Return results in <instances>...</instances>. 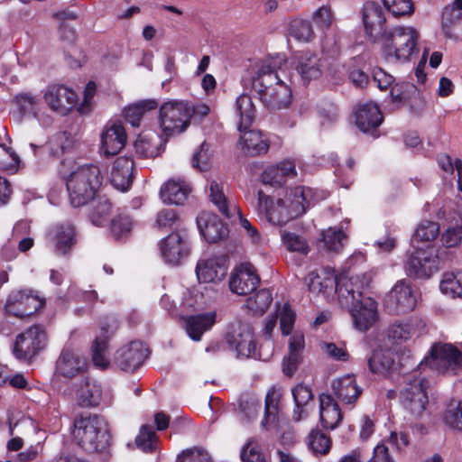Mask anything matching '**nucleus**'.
Returning <instances> with one entry per match:
<instances>
[{
    "label": "nucleus",
    "instance_id": "nucleus-1",
    "mask_svg": "<svg viewBox=\"0 0 462 462\" xmlns=\"http://www.w3.org/2000/svg\"><path fill=\"white\" fill-rule=\"evenodd\" d=\"M282 63H285L284 56L272 58L267 64L259 68L253 79L254 90L269 110L285 109L291 103V89L280 79L277 72Z\"/></svg>",
    "mask_w": 462,
    "mask_h": 462
},
{
    "label": "nucleus",
    "instance_id": "nucleus-16",
    "mask_svg": "<svg viewBox=\"0 0 462 462\" xmlns=\"http://www.w3.org/2000/svg\"><path fill=\"white\" fill-rule=\"evenodd\" d=\"M148 348L142 341H132L115 354V363L123 371L134 372L147 358Z\"/></svg>",
    "mask_w": 462,
    "mask_h": 462
},
{
    "label": "nucleus",
    "instance_id": "nucleus-12",
    "mask_svg": "<svg viewBox=\"0 0 462 462\" xmlns=\"http://www.w3.org/2000/svg\"><path fill=\"white\" fill-rule=\"evenodd\" d=\"M427 383L424 378H417L414 373L405 378V384L401 390L400 400L402 404L416 417L423 413L428 403Z\"/></svg>",
    "mask_w": 462,
    "mask_h": 462
},
{
    "label": "nucleus",
    "instance_id": "nucleus-13",
    "mask_svg": "<svg viewBox=\"0 0 462 462\" xmlns=\"http://www.w3.org/2000/svg\"><path fill=\"white\" fill-rule=\"evenodd\" d=\"M44 303V300L33 291L17 290L8 295L5 310L8 315L23 319L43 308Z\"/></svg>",
    "mask_w": 462,
    "mask_h": 462
},
{
    "label": "nucleus",
    "instance_id": "nucleus-38",
    "mask_svg": "<svg viewBox=\"0 0 462 462\" xmlns=\"http://www.w3.org/2000/svg\"><path fill=\"white\" fill-rule=\"evenodd\" d=\"M196 273L199 282H215L226 276V268L216 260L208 259L198 263Z\"/></svg>",
    "mask_w": 462,
    "mask_h": 462
},
{
    "label": "nucleus",
    "instance_id": "nucleus-40",
    "mask_svg": "<svg viewBox=\"0 0 462 462\" xmlns=\"http://www.w3.org/2000/svg\"><path fill=\"white\" fill-rule=\"evenodd\" d=\"M439 236L441 245L436 246V249H444L443 251L447 254V262L450 261L453 257L450 249L457 248L462 244V225H450Z\"/></svg>",
    "mask_w": 462,
    "mask_h": 462
},
{
    "label": "nucleus",
    "instance_id": "nucleus-47",
    "mask_svg": "<svg viewBox=\"0 0 462 462\" xmlns=\"http://www.w3.org/2000/svg\"><path fill=\"white\" fill-rule=\"evenodd\" d=\"M272 301V292L267 289H262L246 300V307L253 314L263 315Z\"/></svg>",
    "mask_w": 462,
    "mask_h": 462
},
{
    "label": "nucleus",
    "instance_id": "nucleus-43",
    "mask_svg": "<svg viewBox=\"0 0 462 462\" xmlns=\"http://www.w3.org/2000/svg\"><path fill=\"white\" fill-rule=\"evenodd\" d=\"M394 364L393 353L390 350L375 349L368 358L369 370L373 374H384Z\"/></svg>",
    "mask_w": 462,
    "mask_h": 462
},
{
    "label": "nucleus",
    "instance_id": "nucleus-50",
    "mask_svg": "<svg viewBox=\"0 0 462 462\" xmlns=\"http://www.w3.org/2000/svg\"><path fill=\"white\" fill-rule=\"evenodd\" d=\"M280 400V393L272 388L268 391L264 402V418L262 421L263 427H267L268 424L274 422L278 413V405Z\"/></svg>",
    "mask_w": 462,
    "mask_h": 462
},
{
    "label": "nucleus",
    "instance_id": "nucleus-26",
    "mask_svg": "<svg viewBox=\"0 0 462 462\" xmlns=\"http://www.w3.org/2000/svg\"><path fill=\"white\" fill-rule=\"evenodd\" d=\"M134 161L130 157H118L111 171V183L118 190H127L133 183Z\"/></svg>",
    "mask_w": 462,
    "mask_h": 462
},
{
    "label": "nucleus",
    "instance_id": "nucleus-59",
    "mask_svg": "<svg viewBox=\"0 0 462 462\" xmlns=\"http://www.w3.org/2000/svg\"><path fill=\"white\" fill-rule=\"evenodd\" d=\"M282 238L289 251L298 252L303 254H308L309 246L307 242L295 233H284Z\"/></svg>",
    "mask_w": 462,
    "mask_h": 462
},
{
    "label": "nucleus",
    "instance_id": "nucleus-34",
    "mask_svg": "<svg viewBox=\"0 0 462 462\" xmlns=\"http://www.w3.org/2000/svg\"><path fill=\"white\" fill-rule=\"evenodd\" d=\"M295 69L304 81L316 79L321 75V60L310 52H304L295 58Z\"/></svg>",
    "mask_w": 462,
    "mask_h": 462
},
{
    "label": "nucleus",
    "instance_id": "nucleus-54",
    "mask_svg": "<svg viewBox=\"0 0 462 462\" xmlns=\"http://www.w3.org/2000/svg\"><path fill=\"white\" fill-rule=\"evenodd\" d=\"M439 235V226L430 220H423L420 223L414 233V237L421 242L432 241Z\"/></svg>",
    "mask_w": 462,
    "mask_h": 462
},
{
    "label": "nucleus",
    "instance_id": "nucleus-56",
    "mask_svg": "<svg viewBox=\"0 0 462 462\" xmlns=\"http://www.w3.org/2000/svg\"><path fill=\"white\" fill-rule=\"evenodd\" d=\"M323 242L329 251L338 252L343 246L345 234L340 229L328 228L323 232Z\"/></svg>",
    "mask_w": 462,
    "mask_h": 462
},
{
    "label": "nucleus",
    "instance_id": "nucleus-25",
    "mask_svg": "<svg viewBox=\"0 0 462 462\" xmlns=\"http://www.w3.org/2000/svg\"><path fill=\"white\" fill-rule=\"evenodd\" d=\"M126 143V134L120 123L107 125L101 134V151L106 156L119 152Z\"/></svg>",
    "mask_w": 462,
    "mask_h": 462
},
{
    "label": "nucleus",
    "instance_id": "nucleus-7",
    "mask_svg": "<svg viewBox=\"0 0 462 462\" xmlns=\"http://www.w3.org/2000/svg\"><path fill=\"white\" fill-rule=\"evenodd\" d=\"M363 288H355L353 299L345 300L341 305L349 309L354 325L360 331H366L372 328L377 320V303L371 297L364 295Z\"/></svg>",
    "mask_w": 462,
    "mask_h": 462
},
{
    "label": "nucleus",
    "instance_id": "nucleus-8",
    "mask_svg": "<svg viewBox=\"0 0 462 462\" xmlns=\"http://www.w3.org/2000/svg\"><path fill=\"white\" fill-rule=\"evenodd\" d=\"M427 365L440 373L456 374V370L462 367V352L451 344H434L430 356L425 357L418 366L424 369Z\"/></svg>",
    "mask_w": 462,
    "mask_h": 462
},
{
    "label": "nucleus",
    "instance_id": "nucleus-4",
    "mask_svg": "<svg viewBox=\"0 0 462 462\" xmlns=\"http://www.w3.org/2000/svg\"><path fill=\"white\" fill-rule=\"evenodd\" d=\"M193 115L195 106L188 101L173 99L163 103L160 107L159 125L164 143L170 136L185 132Z\"/></svg>",
    "mask_w": 462,
    "mask_h": 462
},
{
    "label": "nucleus",
    "instance_id": "nucleus-36",
    "mask_svg": "<svg viewBox=\"0 0 462 462\" xmlns=\"http://www.w3.org/2000/svg\"><path fill=\"white\" fill-rule=\"evenodd\" d=\"M240 133V144L246 154L257 156L268 151L269 142L260 131L246 129Z\"/></svg>",
    "mask_w": 462,
    "mask_h": 462
},
{
    "label": "nucleus",
    "instance_id": "nucleus-55",
    "mask_svg": "<svg viewBox=\"0 0 462 462\" xmlns=\"http://www.w3.org/2000/svg\"><path fill=\"white\" fill-rule=\"evenodd\" d=\"M240 456L243 462H268L266 456L254 439L247 441L243 447Z\"/></svg>",
    "mask_w": 462,
    "mask_h": 462
},
{
    "label": "nucleus",
    "instance_id": "nucleus-51",
    "mask_svg": "<svg viewBox=\"0 0 462 462\" xmlns=\"http://www.w3.org/2000/svg\"><path fill=\"white\" fill-rule=\"evenodd\" d=\"M309 446L316 454H327L331 447L330 438L319 430H312L309 435Z\"/></svg>",
    "mask_w": 462,
    "mask_h": 462
},
{
    "label": "nucleus",
    "instance_id": "nucleus-29",
    "mask_svg": "<svg viewBox=\"0 0 462 462\" xmlns=\"http://www.w3.org/2000/svg\"><path fill=\"white\" fill-rule=\"evenodd\" d=\"M295 176V163L291 161H283L276 165L267 167L262 174V181L265 185L281 187L289 178Z\"/></svg>",
    "mask_w": 462,
    "mask_h": 462
},
{
    "label": "nucleus",
    "instance_id": "nucleus-24",
    "mask_svg": "<svg viewBox=\"0 0 462 462\" xmlns=\"http://www.w3.org/2000/svg\"><path fill=\"white\" fill-rule=\"evenodd\" d=\"M197 225L201 236L208 243H216L227 236V228L219 217L211 212H202L197 217Z\"/></svg>",
    "mask_w": 462,
    "mask_h": 462
},
{
    "label": "nucleus",
    "instance_id": "nucleus-31",
    "mask_svg": "<svg viewBox=\"0 0 462 462\" xmlns=\"http://www.w3.org/2000/svg\"><path fill=\"white\" fill-rule=\"evenodd\" d=\"M291 393L295 403L292 419L295 421H300L307 418L312 409L313 393L309 386L302 383L297 384Z\"/></svg>",
    "mask_w": 462,
    "mask_h": 462
},
{
    "label": "nucleus",
    "instance_id": "nucleus-17",
    "mask_svg": "<svg viewBox=\"0 0 462 462\" xmlns=\"http://www.w3.org/2000/svg\"><path fill=\"white\" fill-rule=\"evenodd\" d=\"M160 249L164 260L178 264L189 254V236L185 231L173 232L162 240Z\"/></svg>",
    "mask_w": 462,
    "mask_h": 462
},
{
    "label": "nucleus",
    "instance_id": "nucleus-37",
    "mask_svg": "<svg viewBox=\"0 0 462 462\" xmlns=\"http://www.w3.org/2000/svg\"><path fill=\"white\" fill-rule=\"evenodd\" d=\"M208 197L218 211L226 218L232 217L238 213V208L231 206L224 191V185L217 180H211L208 182Z\"/></svg>",
    "mask_w": 462,
    "mask_h": 462
},
{
    "label": "nucleus",
    "instance_id": "nucleus-32",
    "mask_svg": "<svg viewBox=\"0 0 462 462\" xmlns=\"http://www.w3.org/2000/svg\"><path fill=\"white\" fill-rule=\"evenodd\" d=\"M216 319L215 311L187 317L185 328L189 337L195 341H199L203 333L209 330L216 323Z\"/></svg>",
    "mask_w": 462,
    "mask_h": 462
},
{
    "label": "nucleus",
    "instance_id": "nucleus-60",
    "mask_svg": "<svg viewBox=\"0 0 462 462\" xmlns=\"http://www.w3.org/2000/svg\"><path fill=\"white\" fill-rule=\"evenodd\" d=\"M383 2L394 16L409 15L413 13V4L411 0H383Z\"/></svg>",
    "mask_w": 462,
    "mask_h": 462
},
{
    "label": "nucleus",
    "instance_id": "nucleus-39",
    "mask_svg": "<svg viewBox=\"0 0 462 462\" xmlns=\"http://www.w3.org/2000/svg\"><path fill=\"white\" fill-rule=\"evenodd\" d=\"M235 109L239 116L238 131L243 132L248 129L255 117V107L251 97L246 94L239 96L236 98Z\"/></svg>",
    "mask_w": 462,
    "mask_h": 462
},
{
    "label": "nucleus",
    "instance_id": "nucleus-22",
    "mask_svg": "<svg viewBox=\"0 0 462 462\" xmlns=\"http://www.w3.org/2000/svg\"><path fill=\"white\" fill-rule=\"evenodd\" d=\"M333 394L344 404L353 407L363 389L357 384L354 374H346L333 380L331 383Z\"/></svg>",
    "mask_w": 462,
    "mask_h": 462
},
{
    "label": "nucleus",
    "instance_id": "nucleus-27",
    "mask_svg": "<svg viewBox=\"0 0 462 462\" xmlns=\"http://www.w3.org/2000/svg\"><path fill=\"white\" fill-rule=\"evenodd\" d=\"M383 122V116L375 103L367 102L358 106L356 124L364 133L374 132Z\"/></svg>",
    "mask_w": 462,
    "mask_h": 462
},
{
    "label": "nucleus",
    "instance_id": "nucleus-61",
    "mask_svg": "<svg viewBox=\"0 0 462 462\" xmlns=\"http://www.w3.org/2000/svg\"><path fill=\"white\" fill-rule=\"evenodd\" d=\"M261 410V402L254 395H244L240 400V411L245 416L254 419Z\"/></svg>",
    "mask_w": 462,
    "mask_h": 462
},
{
    "label": "nucleus",
    "instance_id": "nucleus-30",
    "mask_svg": "<svg viewBox=\"0 0 462 462\" xmlns=\"http://www.w3.org/2000/svg\"><path fill=\"white\" fill-rule=\"evenodd\" d=\"M319 417L325 429L334 430L342 420V413L338 403L330 394L319 395Z\"/></svg>",
    "mask_w": 462,
    "mask_h": 462
},
{
    "label": "nucleus",
    "instance_id": "nucleus-58",
    "mask_svg": "<svg viewBox=\"0 0 462 462\" xmlns=\"http://www.w3.org/2000/svg\"><path fill=\"white\" fill-rule=\"evenodd\" d=\"M15 103L23 116H36L38 101L32 95H19L15 97Z\"/></svg>",
    "mask_w": 462,
    "mask_h": 462
},
{
    "label": "nucleus",
    "instance_id": "nucleus-33",
    "mask_svg": "<svg viewBox=\"0 0 462 462\" xmlns=\"http://www.w3.org/2000/svg\"><path fill=\"white\" fill-rule=\"evenodd\" d=\"M190 190L189 184L184 180L171 179L162 186L160 196L164 203L181 205Z\"/></svg>",
    "mask_w": 462,
    "mask_h": 462
},
{
    "label": "nucleus",
    "instance_id": "nucleus-18",
    "mask_svg": "<svg viewBox=\"0 0 462 462\" xmlns=\"http://www.w3.org/2000/svg\"><path fill=\"white\" fill-rule=\"evenodd\" d=\"M260 278L251 263L240 264L231 274L229 288L238 295H247L255 291Z\"/></svg>",
    "mask_w": 462,
    "mask_h": 462
},
{
    "label": "nucleus",
    "instance_id": "nucleus-2",
    "mask_svg": "<svg viewBox=\"0 0 462 462\" xmlns=\"http://www.w3.org/2000/svg\"><path fill=\"white\" fill-rule=\"evenodd\" d=\"M73 437L77 444L88 453L102 452L110 444L107 422L98 415L77 417Z\"/></svg>",
    "mask_w": 462,
    "mask_h": 462
},
{
    "label": "nucleus",
    "instance_id": "nucleus-62",
    "mask_svg": "<svg viewBox=\"0 0 462 462\" xmlns=\"http://www.w3.org/2000/svg\"><path fill=\"white\" fill-rule=\"evenodd\" d=\"M414 332L415 330L411 324L395 323L389 329V337L396 342L406 341L411 337Z\"/></svg>",
    "mask_w": 462,
    "mask_h": 462
},
{
    "label": "nucleus",
    "instance_id": "nucleus-3",
    "mask_svg": "<svg viewBox=\"0 0 462 462\" xmlns=\"http://www.w3.org/2000/svg\"><path fill=\"white\" fill-rule=\"evenodd\" d=\"M101 183L102 176L97 165L85 164L72 171L66 180L71 206L79 208L93 200Z\"/></svg>",
    "mask_w": 462,
    "mask_h": 462
},
{
    "label": "nucleus",
    "instance_id": "nucleus-44",
    "mask_svg": "<svg viewBox=\"0 0 462 462\" xmlns=\"http://www.w3.org/2000/svg\"><path fill=\"white\" fill-rule=\"evenodd\" d=\"M439 288L443 294L452 299H462V271L443 273Z\"/></svg>",
    "mask_w": 462,
    "mask_h": 462
},
{
    "label": "nucleus",
    "instance_id": "nucleus-45",
    "mask_svg": "<svg viewBox=\"0 0 462 462\" xmlns=\"http://www.w3.org/2000/svg\"><path fill=\"white\" fill-rule=\"evenodd\" d=\"M157 106L158 103L154 99L137 102L125 109V118L132 126L138 127L144 113L155 109Z\"/></svg>",
    "mask_w": 462,
    "mask_h": 462
},
{
    "label": "nucleus",
    "instance_id": "nucleus-53",
    "mask_svg": "<svg viewBox=\"0 0 462 462\" xmlns=\"http://www.w3.org/2000/svg\"><path fill=\"white\" fill-rule=\"evenodd\" d=\"M20 162L19 156L6 145L0 143V170L15 172Z\"/></svg>",
    "mask_w": 462,
    "mask_h": 462
},
{
    "label": "nucleus",
    "instance_id": "nucleus-49",
    "mask_svg": "<svg viewBox=\"0 0 462 462\" xmlns=\"http://www.w3.org/2000/svg\"><path fill=\"white\" fill-rule=\"evenodd\" d=\"M136 446L144 452H152L156 448L157 435L152 425H143L135 438Z\"/></svg>",
    "mask_w": 462,
    "mask_h": 462
},
{
    "label": "nucleus",
    "instance_id": "nucleus-14",
    "mask_svg": "<svg viewBox=\"0 0 462 462\" xmlns=\"http://www.w3.org/2000/svg\"><path fill=\"white\" fill-rule=\"evenodd\" d=\"M226 342L235 349L237 356L254 357L256 356L254 329L249 323L241 321L233 323L226 334Z\"/></svg>",
    "mask_w": 462,
    "mask_h": 462
},
{
    "label": "nucleus",
    "instance_id": "nucleus-57",
    "mask_svg": "<svg viewBox=\"0 0 462 462\" xmlns=\"http://www.w3.org/2000/svg\"><path fill=\"white\" fill-rule=\"evenodd\" d=\"M177 462H212L209 454L201 448H187L177 457Z\"/></svg>",
    "mask_w": 462,
    "mask_h": 462
},
{
    "label": "nucleus",
    "instance_id": "nucleus-42",
    "mask_svg": "<svg viewBox=\"0 0 462 462\" xmlns=\"http://www.w3.org/2000/svg\"><path fill=\"white\" fill-rule=\"evenodd\" d=\"M362 19L365 29L382 28L386 21L383 7L374 2L364 5Z\"/></svg>",
    "mask_w": 462,
    "mask_h": 462
},
{
    "label": "nucleus",
    "instance_id": "nucleus-9",
    "mask_svg": "<svg viewBox=\"0 0 462 462\" xmlns=\"http://www.w3.org/2000/svg\"><path fill=\"white\" fill-rule=\"evenodd\" d=\"M257 212L260 217H263L269 223L273 225H284L293 218L302 216V208L296 206L290 209L288 205L283 202V199H278L276 203L271 196L265 194L263 190H258Z\"/></svg>",
    "mask_w": 462,
    "mask_h": 462
},
{
    "label": "nucleus",
    "instance_id": "nucleus-46",
    "mask_svg": "<svg viewBox=\"0 0 462 462\" xmlns=\"http://www.w3.org/2000/svg\"><path fill=\"white\" fill-rule=\"evenodd\" d=\"M154 135H140L134 143L136 153L143 158H154L158 156L162 142H154Z\"/></svg>",
    "mask_w": 462,
    "mask_h": 462
},
{
    "label": "nucleus",
    "instance_id": "nucleus-10",
    "mask_svg": "<svg viewBox=\"0 0 462 462\" xmlns=\"http://www.w3.org/2000/svg\"><path fill=\"white\" fill-rule=\"evenodd\" d=\"M320 274L324 294L329 295L332 292H337L340 303L345 300L353 299L355 288L364 287V277L359 275L348 277L342 273L337 276L335 274L334 269L330 267L322 269Z\"/></svg>",
    "mask_w": 462,
    "mask_h": 462
},
{
    "label": "nucleus",
    "instance_id": "nucleus-28",
    "mask_svg": "<svg viewBox=\"0 0 462 462\" xmlns=\"http://www.w3.org/2000/svg\"><path fill=\"white\" fill-rule=\"evenodd\" d=\"M305 347L304 336L301 333H294L289 341V353L282 359V373L291 377L297 371L302 360V352Z\"/></svg>",
    "mask_w": 462,
    "mask_h": 462
},
{
    "label": "nucleus",
    "instance_id": "nucleus-15",
    "mask_svg": "<svg viewBox=\"0 0 462 462\" xmlns=\"http://www.w3.org/2000/svg\"><path fill=\"white\" fill-rule=\"evenodd\" d=\"M416 303V296L404 280L397 282L384 299L385 308L394 314L410 312L414 310Z\"/></svg>",
    "mask_w": 462,
    "mask_h": 462
},
{
    "label": "nucleus",
    "instance_id": "nucleus-6",
    "mask_svg": "<svg viewBox=\"0 0 462 462\" xmlns=\"http://www.w3.org/2000/svg\"><path fill=\"white\" fill-rule=\"evenodd\" d=\"M418 31H391L386 33L383 49L387 58L401 61H411L419 53Z\"/></svg>",
    "mask_w": 462,
    "mask_h": 462
},
{
    "label": "nucleus",
    "instance_id": "nucleus-64",
    "mask_svg": "<svg viewBox=\"0 0 462 462\" xmlns=\"http://www.w3.org/2000/svg\"><path fill=\"white\" fill-rule=\"evenodd\" d=\"M132 220L129 216L119 215L111 222V231L116 238H120L131 230Z\"/></svg>",
    "mask_w": 462,
    "mask_h": 462
},
{
    "label": "nucleus",
    "instance_id": "nucleus-52",
    "mask_svg": "<svg viewBox=\"0 0 462 462\" xmlns=\"http://www.w3.org/2000/svg\"><path fill=\"white\" fill-rule=\"evenodd\" d=\"M444 421L450 428L462 430V402L452 400L446 410Z\"/></svg>",
    "mask_w": 462,
    "mask_h": 462
},
{
    "label": "nucleus",
    "instance_id": "nucleus-35",
    "mask_svg": "<svg viewBox=\"0 0 462 462\" xmlns=\"http://www.w3.org/2000/svg\"><path fill=\"white\" fill-rule=\"evenodd\" d=\"M102 398L101 384L94 379L85 378L77 390V401L82 407H97Z\"/></svg>",
    "mask_w": 462,
    "mask_h": 462
},
{
    "label": "nucleus",
    "instance_id": "nucleus-48",
    "mask_svg": "<svg viewBox=\"0 0 462 462\" xmlns=\"http://www.w3.org/2000/svg\"><path fill=\"white\" fill-rule=\"evenodd\" d=\"M112 211V204L106 197H98L92 204L90 212V219L96 226H101L110 215Z\"/></svg>",
    "mask_w": 462,
    "mask_h": 462
},
{
    "label": "nucleus",
    "instance_id": "nucleus-23",
    "mask_svg": "<svg viewBox=\"0 0 462 462\" xmlns=\"http://www.w3.org/2000/svg\"><path fill=\"white\" fill-rule=\"evenodd\" d=\"M88 362L74 350L65 347L56 361V372L67 378H72L86 371Z\"/></svg>",
    "mask_w": 462,
    "mask_h": 462
},
{
    "label": "nucleus",
    "instance_id": "nucleus-41",
    "mask_svg": "<svg viewBox=\"0 0 462 462\" xmlns=\"http://www.w3.org/2000/svg\"><path fill=\"white\" fill-rule=\"evenodd\" d=\"M313 190L310 188L304 186H297L291 189L285 195L283 202L288 205L290 209L296 206L302 208V215L306 212L307 208L310 206L313 200Z\"/></svg>",
    "mask_w": 462,
    "mask_h": 462
},
{
    "label": "nucleus",
    "instance_id": "nucleus-19",
    "mask_svg": "<svg viewBox=\"0 0 462 462\" xmlns=\"http://www.w3.org/2000/svg\"><path fill=\"white\" fill-rule=\"evenodd\" d=\"M44 99L51 110L66 115L76 105L78 95L62 85H53L46 90Z\"/></svg>",
    "mask_w": 462,
    "mask_h": 462
},
{
    "label": "nucleus",
    "instance_id": "nucleus-5",
    "mask_svg": "<svg viewBox=\"0 0 462 462\" xmlns=\"http://www.w3.org/2000/svg\"><path fill=\"white\" fill-rule=\"evenodd\" d=\"M443 250L436 249V246L416 249L405 264L407 273L414 278H430L439 270L440 263L447 262Z\"/></svg>",
    "mask_w": 462,
    "mask_h": 462
},
{
    "label": "nucleus",
    "instance_id": "nucleus-63",
    "mask_svg": "<svg viewBox=\"0 0 462 462\" xmlns=\"http://www.w3.org/2000/svg\"><path fill=\"white\" fill-rule=\"evenodd\" d=\"M209 144L202 143L199 146V150L193 154L192 166L199 169L201 171H207L209 168L210 154H209Z\"/></svg>",
    "mask_w": 462,
    "mask_h": 462
},
{
    "label": "nucleus",
    "instance_id": "nucleus-11",
    "mask_svg": "<svg viewBox=\"0 0 462 462\" xmlns=\"http://www.w3.org/2000/svg\"><path fill=\"white\" fill-rule=\"evenodd\" d=\"M47 345V333L43 327L34 325L17 335L13 348L19 360L30 361Z\"/></svg>",
    "mask_w": 462,
    "mask_h": 462
},
{
    "label": "nucleus",
    "instance_id": "nucleus-21",
    "mask_svg": "<svg viewBox=\"0 0 462 462\" xmlns=\"http://www.w3.org/2000/svg\"><path fill=\"white\" fill-rule=\"evenodd\" d=\"M116 329V323H102L100 326V334L95 338L91 346L93 365L105 370L109 367L108 358V338Z\"/></svg>",
    "mask_w": 462,
    "mask_h": 462
},
{
    "label": "nucleus",
    "instance_id": "nucleus-20",
    "mask_svg": "<svg viewBox=\"0 0 462 462\" xmlns=\"http://www.w3.org/2000/svg\"><path fill=\"white\" fill-rule=\"evenodd\" d=\"M50 242L58 255H67L77 243L76 228L70 222L54 226L50 232Z\"/></svg>",
    "mask_w": 462,
    "mask_h": 462
}]
</instances>
